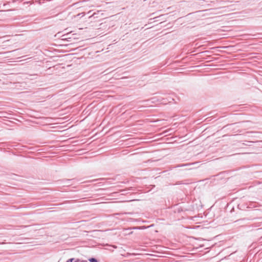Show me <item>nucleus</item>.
Returning <instances> with one entry per match:
<instances>
[{"mask_svg":"<svg viewBox=\"0 0 262 262\" xmlns=\"http://www.w3.org/2000/svg\"><path fill=\"white\" fill-rule=\"evenodd\" d=\"M89 261L90 262H98V261L97 260V259H96L95 258H90L89 259Z\"/></svg>","mask_w":262,"mask_h":262,"instance_id":"f257e3e1","label":"nucleus"},{"mask_svg":"<svg viewBox=\"0 0 262 262\" xmlns=\"http://www.w3.org/2000/svg\"><path fill=\"white\" fill-rule=\"evenodd\" d=\"M75 262H77V261H75Z\"/></svg>","mask_w":262,"mask_h":262,"instance_id":"20e7f679","label":"nucleus"},{"mask_svg":"<svg viewBox=\"0 0 262 262\" xmlns=\"http://www.w3.org/2000/svg\"><path fill=\"white\" fill-rule=\"evenodd\" d=\"M62 39L63 40H64V39H67V37H66V35H62Z\"/></svg>","mask_w":262,"mask_h":262,"instance_id":"7ed1b4c3","label":"nucleus"},{"mask_svg":"<svg viewBox=\"0 0 262 262\" xmlns=\"http://www.w3.org/2000/svg\"><path fill=\"white\" fill-rule=\"evenodd\" d=\"M74 259V258H71V259H69V260H68L66 262H73Z\"/></svg>","mask_w":262,"mask_h":262,"instance_id":"f03ea898","label":"nucleus"}]
</instances>
